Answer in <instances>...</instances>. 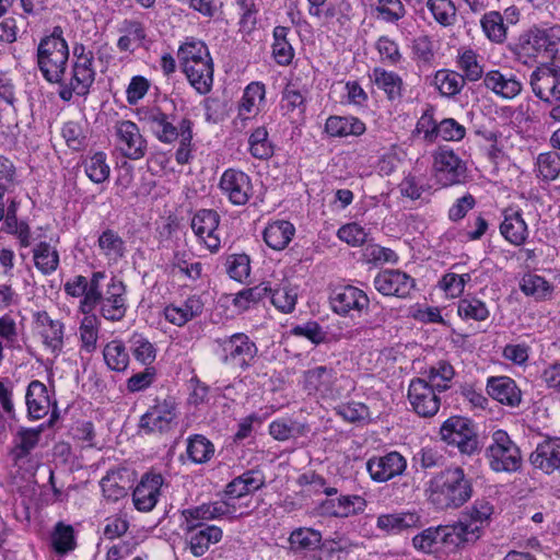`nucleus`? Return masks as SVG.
<instances>
[{"instance_id":"36","label":"nucleus","mask_w":560,"mask_h":560,"mask_svg":"<svg viewBox=\"0 0 560 560\" xmlns=\"http://www.w3.org/2000/svg\"><path fill=\"white\" fill-rule=\"evenodd\" d=\"M177 58L180 68L212 61L207 45L199 39L187 38L178 48Z\"/></svg>"},{"instance_id":"37","label":"nucleus","mask_w":560,"mask_h":560,"mask_svg":"<svg viewBox=\"0 0 560 560\" xmlns=\"http://www.w3.org/2000/svg\"><path fill=\"white\" fill-rule=\"evenodd\" d=\"M376 525L382 530L398 534L406 529L420 527L421 517L415 512L383 514L377 517Z\"/></svg>"},{"instance_id":"32","label":"nucleus","mask_w":560,"mask_h":560,"mask_svg":"<svg viewBox=\"0 0 560 560\" xmlns=\"http://www.w3.org/2000/svg\"><path fill=\"white\" fill-rule=\"evenodd\" d=\"M322 534L311 527H299L289 537L290 548L294 553L305 555L318 548H327V542L322 544Z\"/></svg>"},{"instance_id":"29","label":"nucleus","mask_w":560,"mask_h":560,"mask_svg":"<svg viewBox=\"0 0 560 560\" xmlns=\"http://www.w3.org/2000/svg\"><path fill=\"white\" fill-rule=\"evenodd\" d=\"M26 406L28 416L33 419L44 418L51 406L46 385L39 381H32L26 390Z\"/></svg>"},{"instance_id":"7","label":"nucleus","mask_w":560,"mask_h":560,"mask_svg":"<svg viewBox=\"0 0 560 560\" xmlns=\"http://www.w3.org/2000/svg\"><path fill=\"white\" fill-rule=\"evenodd\" d=\"M114 140L116 150L129 160H140L148 151V142L139 126L131 120H117L114 125Z\"/></svg>"},{"instance_id":"31","label":"nucleus","mask_w":560,"mask_h":560,"mask_svg":"<svg viewBox=\"0 0 560 560\" xmlns=\"http://www.w3.org/2000/svg\"><path fill=\"white\" fill-rule=\"evenodd\" d=\"M245 173L235 168L223 172L219 188L229 201L236 206L245 205Z\"/></svg>"},{"instance_id":"42","label":"nucleus","mask_w":560,"mask_h":560,"mask_svg":"<svg viewBox=\"0 0 560 560\" xmlns=\"http://www.w3.org/2000/svg\"><path fill=\"white\" fill-rule=\"evenodd\" d=\"M101 254L109 262L116 264L125 256L126 246L124 240L114 230L107 229L101 233L97 240Z\"/></svg>"},{"instance_id":"44","label":"nucleus","mask_w":560,"mask_h":560,"mask_svg":"<svg viewBox=\"0 0 560 560\" xmlns=\"http://www.w3.org/2000/svg\"><path fill=\"white\" fill-rule=\"evenodd\" d=\"M83 315L79 327L81 350L92 353L97 347L101 320L92 312Z\"/></svg>"},{"instance_id":"34","label":"nucleus","mask_w":560,"mask_h":560,"mask_svg":"<svg viewBox=\"0 0 560 560\" xmlns=\"http://www.w3.org/2000/svg\"><path fill=\"white\" fill-rule=\"evenodd\" d=\"M295 234L294 225L285 220L269 223L262 233L265 243L275 250L284 249Z\"/></svg>"},{"instance_id":"3","label":"nucleus","mask_w":560,"mask_h":560,"mask_svg":"<svg viewBox=\"0 0 560 560\" xmlns=\"http://www.w3.org/2000/svg\"><path fill=\"white\" fill-rule=\"evenodd\" d=\"M37 67L43 78L52 84L61 82L69 60V46L61 26L43 37L36 51Z\"/></svg>"},{"instance_id":"18","label":"nucleus","mask_w":560,"mask_h":560,"mask_svg":"<svg viewBox=\"0 0 560 560\" xmlns=\"http://www.w3.org/2000/svg\"><path fill=\"white\" fill-rule=\"evenodd\" d=\"M374 288L383 295L406 299L416 287V281L399 269H386L374 278Z\"/></svg>"},{"instance_id":"58","label":"nucleus","mask_w":560,"mask_h":560,"mask_svg":"<svg viewBox=\"0 0 560 560\" xmlns=\"http://www.w3.org/2000/svg\"><path fill=\"white\" fill-rule=\"evenodd\" d=\"M249 151L253 156L266 160L273 154V147L268 139V131L265 127H258L255 129L249 139Z\"/></svg>"},{"instance_id":"56","label":"nucleus","mask_w":560,"mask_h":560,"mask_svg":"<svg viewBox=\"0 0 560 560\" xmlns=\"http://www.w3.org/2000/svg\"><path fill=\"white\" fill-rule=\"evenodd\" d=\"M296 300V289L290 284H282L277 289H271L270 302L277 310L284 314H289L294 311Z\"/></svg>"},{"instance_id":"20","label":"nucleus","mask_w":560,"mask_h":560,"mask_svg":"<svg viewBox=\"0 0 560 560\" xmlns=\"http://www.w3.org/2000/svg\"><path fill=\"white\" fill-rule=\"evenodd\" d=\"M407 468L406 458L393 451L384 456L372 457L366 463V469L371 478L376 482H385L401 475Z\"/></svg>"},{"instance_id":"64","label":"nucleus","mask_w":560,"mask_h":560,"mask_svg":"<svg viewBox=\"0 0 560 560\" xmlns=\"http://www.w3.org/2000/svg\"><path fill=\"white\" fill-rule=\"evenodd\" d=\"M51 542L58 553H66L74 548L73 528L58 523L51 535Z\"/></svg>"},{"instance_id":"28","label":"nucleus","mask_w":560,"mask_h":560,"mask_svg":"<svg viewBox=\"0 0 560 560\" xmlns=\"http://www.w3.org/2000/svg\"><path fill=\"white\" fill-rule=\"evenodd\" d=\"M215 353L225 364L241 365L245 364V335L234 334L228 338L217 339Z\"/></svg>"},{"instance_id":"53","label":"nucleus","mask_w":560,"mask_h":560,"mask_svg":"<svg viewBox=\"0 0 560 560\" xmlns=\"http://www.w3.org/2000/svg\"><path fill=\"white\" fill-rule=\"evenodd\" d=\"M187 454L196 464L207 463L214 454V446L203 435L196 434L188 439Z\"/></svg>"},{"instance_id":"60","label":"nucleus","mask_w":560,"mask_h":560,"mask_svg":"<svg viewBox=\"0 0 560 560\" xmlns=\"http://www.w3.org/2000/svg\"><path fill=\"white\" fill-rule=\"evenodd\" d=\"M192 121L188 117L180 119L182 137L179 147L175 152V160L178 164H187L191 159Z\"/></svg>"},{"instance_id":"48","label":"nucleus","mask_w":560,"mask_h":560,"mask_svg":"<svg viewBox=\"0 0 560 560\" xmlns=\"http://www.w3.org/2000/svg\"><path fill=\"white\" fill-rule=\"evenodd\" d=\"M434 84L443 96L452 97L460 93L465 78L456 71L443 69L435 73Z\"/></svg>"},{"instance_id":"16","label":"nucleus","mask_w":560,"mask_h":560,"mask_svg":"<svg viewBox=\"0 0 560 560\" xmlns=\"http://www.w3.org/2000/svg\"><path fill=\"white\" fill-rule=\"evenodd\" d=\"M34 324L45 349L55 357L59 355L65 347L63 323L51 318L46 311H39L34 314Z\"/></svg>"},{"instance_id":"25","label":"nucleus","mask_w":560,"mask_h":560,"mask_svg":"<svg viewBox=\"0 0 560 560\" xmlns=\"http://www.w3.org/2000/svg\"><path fill=\"white\" fill-rule=\"evenodd\" d=\"M442 546L458 548L479 539V528L462 518L452 525H440Z\"/></svg>"},{"instance_id":"47","label":"nucleus","mask_w":560,"mask_h":560,"mask_svg":"<svg viewBox=\"0 0 560 560\" xmlns=\"http://www.w3.org/2000/svg\"><path fill=\"white\" fill-rule=\"evenodd\" d=\"M86 176L95 184L106 182L110 174L107 156L104 152H95L83 161Z\"/></svg>"},{"instance_id":"49","label":"nucleus","mask_w":560,"mask_h":560,"mask_svg":"<svg viewBox=\"0 0 560 560\" xmlns=\"http://www.w3.org/2000/svg\"><path fill=\"white\" fill-rule=\"evenodd\" d=\"M422 374V377L433 384L438 392H445L451 387L450 383L455 375V371L451 363L441 360Z\"/></svg>"},{"instance_id":"30","label":"nucleus","mask_w":560,"mask_h":560,"mask_svg":"<svg viewBox=\"0 0 560 560\" xmlns=\"http://www.w3.org/2000/svg\"><path fill=\"white\" fill-rule=\"evenodd\" d=\"M500 232L511 244L515 246L524 244L528 236V228L522 212L506 209L504 211V220L500 225Z\"/></svg>"},{"instance_id":"14","label":"nucleus","mask_w":560,"mask_h":560,"mask_svg":"<svg viewBox=\"0 0 560 560\" xmlns=\"http://www.w3.org/2000/svg\"><path fill=\"white\" fill-rule=\"evenodd\" d=\"M140 119L149 127L154 137L163 143H173L182 137L180 120L176 125L175 116L163 113L159 107L142 112Z\"/></svg>"},{"instance_id":"39","label":"nucleus","mask_w":560,"mask_h":560,"mask_svg":"<svg viewBox=\"0 0 560 560\" xmlns=\"http://www.w3.org/2000/svg\"><path fill=\"white\" fill-rule=\"evenodd\" d=\"M365 129V124L352 116H330L325 124V131L331 137L361 136Z\"/></svg>"},{"instance_id":"26","label":"nucleus","mask_w":560,"mask_h":560,"mask_svg":"<svg viewBox=\"0 0 560 560\" xmlns=\"http://www.w3.org/2000/svg\"><path fill=\"white\" fill-rule=\"evenodd\" d=\"M368 295L360 289L346 285L337 291L330 299L332 310L338 314H348L350 311H362L369 305Z\"/></svg>"},{"instance_id":"11","label":"nucleus","mask_w":560,"mask_h":560,"mask_svg":"<svg viewBox=\"0 0 560 560\" xmlns=\"http://www.w3.org/2000/svg\"><path fill=\"white\" fill-rule=\"evenodd\" d=\"M40 440V430L21 429L14 438L11 458L14 466L28 474H34L39 466V458L33 454Z\"/></svg>"},{"instance_id":"6","label":"nucleus","mask_w":560,"mask_h":560,"mask_svg":"<svg viewBox=\"0 0 560 560\" xmlns=\"http://www.w3.org/2000/svg\"><path fill=\"white\" fill-rule=\"evenodd\" d=\"M441 438L456 446L462 454L472 455L479 450L478 435L471 421L464 417L448 418L440 429Z\"/></svg>"},{"instance_id":"1","label":"nucleus","mask_w":560,"mask_h":560,"mask_svg":"<svg viewBox=\"0 0 560 560\" xmlns=\"http://www.w3.org/2000/svg\"><path fill=\"white\" fill-rule=\"evenodd\" d=\"M425 492L436 509L456 510L472 498V478L460 466H451L431 477Z\"/></svg>"},{"instance_id":"41","label":"nucleus","mask_w":560,"mask_h":560,"mask_svg":"<svg viewBox=\"0 0 560 560\" xmlns=\"http://www.w3.org/2000/svg\"><path fill=\"white\" fill-rule=\"evenodd\" d=\"M33 260L36 269L43 275L54 273L59 266V253L48 242H39L33 248Z\"/></svg>"},{"instance_id":"12","label":"nucleus","mask_w":560,"mask_h":560,"mask_svg":"<svg viewBox=\"0 0 560 560\" xmlns=\"http://www.w3.org/2000/svg\"><path fill=\"white\" fill-rule=\"evenodd\" d=\"M220 215L215 210L201 209L197 211L190 222L191 230L199 244L211 253H217L221 247L219 233Z\"/></svg>"},{"instance_id":"51","label":"nucleus","mask_w":560,"mask_h":560,"mask_svg":"<svg viewBox=\"0 0 560 560\" xmlns=\"http://www.w3.org/2000/svg\"><path fill=\"white\" fill-rule=\"evenodd\" d=\"M128 342L130 351L137 361L149 365L155 360L156 349L154 345L142 334L133 332Z\"/></svg>"},{"instance_id":"46","label":"nucleus","mask_w":560,"mask_h":560,"mask_svg":"<svg viewBox=\"0 0 560 560\" xmlns=\"http://www.w3.org/2000/svg\"><path fill=\"white\" fill-rule=\"evenodd\" d=\"M289 28L285 26H276L273 28L272 56L280 66H288L294 57V49L288 40Z\"/></svg>"},{"instance_id":"15","label":"nucleus","mask_w":560,"mask_h":560,"mask_svg":"<svg viewBox=\"0 0 560 560\" xmlns=\"http://www.w3.org/2000/svg\"><path fill=\"white\" fill-rule=\"evenodd\" d=\"M165 483L164 477L154 471L145 472L132 492L135 508L141 512H150L158 504Z\"/></svg>"},{"instance_id":"17","label":"nucleus","mask_w":560,"mask_h":560,"mask_svg":"<svg viewBox=\"0 0 560 560\" xmlns=\"http://www.w3.org/2000/svg\"><path fill=\"white\" fill-rule=\"evenodd\" d=\"M433 156L435 177L443 186L458 184L465 178L466 166L453 150L439 148Z\"/></svg>"},{"instance_id":"10","label":"nucleus","mask_w":560,"mask_h":560,"mask_svg":"<svg viewBox=\"0 0 560 560\" xmlns=\"http://www.w3.org/2000/svg\"><path fill=\"white\" fill-rule=\"evenodd\" d=\"M441 392L424 377L411 380L408 387V400L413 411L423 418L435 416L441 406Z\"/></svg>"},{"instance_id":"38","label":"nucleus","mask_w":560,"mask_h":560,"mask_svg":"<svg viewBox=\"0 0 560 560\" xmlns=\"http://www.w3.org/2000/svg\"><path fill=\"white\" fill-rule=\"evenodd\" d=\"M244 476L240 475L226 486L224 500L214 502L225 505L226 511H224L222 517L234 518L243 515L241 500L245 495Z\"/></svg>"},{"instance_id":"57","label":"nucleus","mask_w":560,"mask_h":560,"mask_svg":"<svg viewBox=\"0 0 560 560\" xmlns=\"http://www.w3.org/2000/svg\"><path fill=\"white\" fill-rule=\"evenodd\" d=\"M427 7L440 25L451 26L455 23L456 7L452 0H428Z\"/></svg>"},{"instance_id":"33","label":"nucleus","mask_w":560,"mask_h":560,"mask_svg":"<svg viewBox=\"0 0 560 560\" xmlns=\"http://www.w3.org/2000/svg\"><path fill=\"white\" fill-rule=\"evenodd\" d=\"M336 381V372L331 368L316 366L304 372V389L308 394H327Z\"/></svg>"},{"instance_id":"19","label":"nucleus","mask_w":560,"mask_h":560,"mask_svg":"<svg viewBox=\"0 0 560 560\" xmlns=\"http://www.w3.org/2000/svg\"><path fill=\"white\" fill-rule=\"evenodd\" d=\"M530 86L544 102L560 101V68L538 67L530 74Z\"/></svg>"},{"instance_id":"23","label":"nucleus","mask_w":560,"mask_h":560,"mask_svg":"<svg viewBox=\"0 0 560 560\" xmlns=\"http://www.w3.org/2000/svg\"><path fill=\"white\" fill-rule=\"evenodd\" d=\"M490 397L502 405L517 408L522 402V392L515 381L508 376H493L487 382Z\"/></svg>"},{"instance_id":"21","label":"nucleus","mask_w":560,"mask_h":560,"mask_svg":"<svg viewBox=\"0 0 560 560\" xmlns=\"http://www.w3.org/2000/svg\"><path fill=\"white\" fill-rule=\"evenodd\" d=\"M529 462L535 469L546 475H560V438H547L538 443Z\"/></svg>"},{"instance_id":"43","label":"nucleus","mask_w":560,"mask_h":560,"mask_svg":"<svg viewBox=\"0 0 560 560\" xmlns=\"http://www.w3.org/2000/svg\"><path fill=\"white\" fill-rule=\"evenodd\" d=\"M521 291L534 298L536 301L550 300L553 293V285L544 277L536 273H526L520 282Z\"/></svg>"},{"instance_id":"8","label":"nucleus","mask_w":560,"mask_h":560,"mask_svg":"<svg viewBox=\"0 0 560 560\" xmlns=\"http://www.w3.org/2000/svg\"><path fill=\"white\" fill-rule=\"evenodd\" d=\"M95 77L94 62H72L69 77L65 74L62 81L56 83L59 84V97L65 102H69L73 95L86 96L95 81Z\"/></svg>"},{"instance_id":"24","label":"nucleus","mask_w":560,"mask_h":560,"mask_svg":"<svg viewBox=\"0 0 560 560\" xmlns=\"http://www.w3.org/2000/svg\"><path fill=\"white\" fill-rule=\"evenodd\" d=\"M483 84L495 95L512 100L516 97L523 89L522 82L511 72H501L500 70H491L483 77Z\"/></svg>"},{"instance_id":"63","label":"nucleus","mask_w":560,"mask_h":560,"mask_svg":"<svg viewBox=\"0 0 560 560\" xmlns=\"http://www.w3.org/2000/svg\"><path fill=\"white\" fill-rule=\"evenodd\" d=\"M281 109L284 110V114L296 113L302 116L306 109L305 97L299 90L289 84L282 93Z\"/></svg>"},{"instance_id":"45","label":"nucleus","mask_w":560,"mask_h":560,"mask_svg":"<svg viewBox=\"0 0 560 560\" xmlns=\"http://www.w3.org/2000/svg\"><path fill=\"white\" fill-rule=\"evenodd\" d=\"M494 513V506L486 499H477L472 505L463 513L462 520L467 524H475L479 528V537L482 534L485 525L489 524Z\"/></svg>"},{"instance_id":"27","label":"nucleus","mask_w":560,"mask_h":560,"mask_svg":"<svg viewBox=\"0 0 560 560\" xmlns=\"http://www.w3.org/2000/svg\"><path fill=\"white\" fill-rule=\"evenodd\" d=\"M365 500L360 495H340L337 499H326L319 505L323 515L335 517H348L351 514L362 512Z\"/></svg>"},{"instance_id":"54","label":"nucleus","mask_w":560,"mask_h":560,"mask_svg":"<svg viewBox=\"0 0 560 560\" xmlns=\"http://www.w3.org/2000/svg\"><path fill=\"white\" fill-rule=\"evenodd\" d=\"M124 24L126 34L118 38L117 47L121 51H132L145 38V31L138 21H125Z\"/></svg>"},{"instance_id":"4","label":"nucleus","mask_w":560,"mask_h":560,"mask_svg":"<svg viewBox=\"0 0 560 560\" xmlns=\"http://www.w3.org/2000/svg\"><path fill=\"white\" fill-rule=\"evenodd\" d=\"M516 54L524 63L538 57L546 62L560 59V26L530 30L520 37Z\"/></svg>"},{"instance_id":"52","label":"nucleus","mask_w":560,"mask_h":560,"mask_svg":"<svg viewBox=\"0 0 560 560\" xmlns=\"http://www.w3.org/2000/svg\"><path fill=\"white\" fill-rule=\"evenodd\" d=\"M481 27L486 36L494 43H502L506 38V26L503 16L498 11L486 13L481 21Z\"/></svg>"},{"instance_id":"61","label":"nucleus","mask_w":560,"mask_h":560,"mask_svg":"<svg viewBox=\"0 0 560 560\" xmlns=\"http://www.w3.org/2000/svg\"><path fill=\"white\" fill-rule=\"evenodd\" d=\"M413 547L424 553H431L442 546L440 525L428 527L412 538Z\"/></svg>"},{"instance_id":"55","label":"nucleus","mask_w":560,"mask_h":560,"mask_svg":"<svg viewBox=\"0 0 560 560\" xmlns=\"http://www.w3.org/2000/svg\"><path fill=\"white\" fill-rule=\"evenodd\" d=\"M457 314L463 319L486 320L490 312L485 302L477 298H465L458 302Z\"/></svg>"},{"instance_id":"2","label":"nucleus","mask_w":560,"mask_h":560,"mask_svg":"<svg viewBox=\"0 0 560 560\" xmlns=\"http://www.w3.org/2000/svg\"><path fill=\"white\" fill-rule=\"evenodd\" d=\"M225 505L221 503H208L182 512L180 528L195 557L203 556L211 545L221 540L222 529L215 525H207L203 521L222 517Z\"/></svg>"},{"instance_id":"62","label":"nucleus","mask_w":560,"mask_h":560,"mask_svg":"<svg viewBox=\"0 0 560 560\" xmlns=\"http://www.w3.org/2000/svg\"><path fill=\"white\" fill-rule=\"evenodd\" d=\"M308 427L299 422H287L284 420L273 421L269 425V433L278 441H285L294 435H304Z\"/></svg>"},{"instance_id":"13","label":"nucleus","mask_w":560,"mask_h":560,"mask_svg":"<svg viewBox=\"0 0 560 560\" xmlns=\"http://www.w3.org/2000/svg\"><path fill=\"white\" fill-rule=\"evenodd\" d=\"M177 418L173 399L156 400L140 418L139 428L145 433H162L171 430Z\"/></svg>"},{"instance_id":"50","label":"nucleus","mask_w":560,"mask_h":560,"mask_svg":"<svg viewBox=\"0 0 560 560\" xmlns=\"http://www.w3.org/2000/svg\"><path fill=\"white\" fill-rule=\"evenodd\" d=\"M103 357L106 365L113 371L122 372L128 368L129 353L120 340L108 342L103 350Z\"/></svg>"},{"instance_id":"5","label":"nucleus","mask_w":560,"mask_h":560,"mask_svg":"<svg viewBox=\"0 0 560 560\" xmlns=\"http://www.w3.org/2000/svg\"><path fill=\"white\" fill-rule=\"evenodd\" d=\"M486 456L492 470L497 472H515L521 469L523 457L520 447L503 430L492 433L491 443L486 450Z\"/></svg>"},{"instance_id":"40","label":"nucleus","mask_w":560,"mask_h":560,"mask_svg":"<svg viewBox=\"0 0 560 560\" xmlns=\"http://www.w3.org/2000/svg\"><path fill=\"white\" fill-rule=\"evenodd\" d=\"M371 79L378 89L385 92L388 100L401 98L404 82L397 73L376 67L372 71Z\"/></svg>"},{"instance_id":"35","label":"nucleus","mask_w":560,"mask_h":560,"mask_svg":"<svg viewBox=\"0 0 560 560\" xmlns=\"http://www.w3.org/2000/svg\"><path fill=\"white\" fill-rule=\"evenodd\" d=\"M189 84L201 95L208 94L213 85V61L182 68Z\"/></svg>"},{"instance_id":"22","label":"nucleus","mask_w":560,"mask_h":560,"mask_svg":"<svg viewBox=\"0 0 560 560\" xmlns=\"http://www.w3.org/2000/svg\"><path fill=\"white\" fill-rule=\"evenodd\" d=\"M203 302L199 295H190L179 304L171 303L163 310L165 319L178 327L198 317L203 311Z\"/></svg>"},{"instance_id":"9","label":"nucleus","mask_w":560,"mask_h":560,"mask_svg":"<svg viewBox=\"0 0 560 560\" xmlns=\"http://www.w3.org/2000/svg\"><path fill=\"white\" fill-rule=\"evenodd\" d=\"M97 306L98 313L104 319L112 323L122 320L128 310L125 283L113 277L107 283L105 292L95 301V308Z\"/></svg>"},{"instance_id":"59","label":"nucleus","mask_w":560,"mask_h":560,"mask_svg":"<svg viewBox=\"0 0 560 560\" xmlns=\"http://www.w3.org/2000/svg\"><path fill=\"white\" fill-rule=\"evenodd\" d=\"M537 176L542 180H555L560 174V155L545 152L537 156Z\"/></svg>"}]
</instances>
